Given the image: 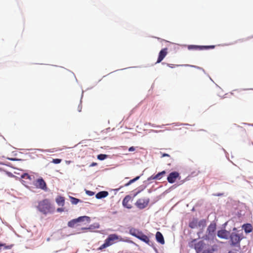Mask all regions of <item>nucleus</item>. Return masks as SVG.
Here are the masks:
<instances>
[{
  "label": "nucleus",
  "instance_id": "nucleus-13",
  "mask_svg": "<svg viewBox=\"0 0 253 253\" xmlns=\"http://www.w3.org/2000/svg\"><path fill=\"white\" fill-rule=\"evenodd\" d=\"M216 228V225L215 223H211L207 228V233L209 236L214 235V232Z\"/></svg>",
  "mask_w": 253,
  "mask_h": 253
},
{
  "label": "nucleus",
  "instance_id": "nucleus-16",
  "mask_svg": "<svg viewBox=\"0 0 253 253\" xmlns=\"http://www.w3.org/2000/svg\"><path fill=\"white\" fill-rule=\"evenodd\" d=\"M156 239L157 241L161 244L163 245L165 244V240L163 236L160 232H157L156 234Z\"/></svg>",
  "mask_w": 253,
  "mask_h": 253
},
{
  "label": "nucleus",
  "instance_id": "nucleus-30",
  "mask_svg": "<svg viewBox=\"0 0 253 253\" xmlns=\"http://www.w3.org/2000/svg\"><path fill=\"white\" fill-rule=\"evenodd\" d=\"M135 149H136V148L135 147L131 146L129 148L128 151L129 152H132V151H134L135 150Z\"/></svg>",
  "mask_w": 253,
  "mask_h": 253
},
{
  "label": "nucleus",
  "instance_id": "nucleus-22",
  "mask_svg": "<svg viewBox=\"0 0 253 253\" xmlns=\"http://www.w3.org/2000/svg\"><path fill=\"white\" fill-rule=\"evenodd\" d=\"M78 223L76 219H73L68 222V226L70 227L73 228L75 225Z\"/></svg>",
  "mask_w": 253,
  "mask_h": 253
},
{
  "label": "nucleus",
  "instance_id": "nucleus-34",
  "mask_svg": "<svg viewBox=\"0 0 253 253\" xmlns=\"http://www.w3.org/2000/svg\"><path fill=\"white\" fill-rule=\"evenodd\" d=\"M95 165H96V163H92V164H91L90 166L93 167V166H95Z\"/></svg>",
  "mask_w": 253,
  "mask_h": 253
},
{
  "label": "nucleus",
  "instance_id": "nucleus-20",
  "mask_svg": "<svg viewBox=\"0 0 253 253\" xmlns=\"http://www.w3.org/2000/svg\"><path fill=\"white\" fill-rule=\"evenodd\" d=\"M56 202L59 206H63L65 203L64 198L61 196H58L56 199Z\"/></svg>",
  "mask_w": 253,
  "mask_h": 253
},
{
  "label": "nucleus",
  "instance_id": "nucleus-10",
  "mask_svg": "<svg viewBox=\"0 0 253 253\" xmlns=\"http://www.w3.org/2000/svg\"><path fill=\"white\" fill-rule=\"evenodd\" d=\"M215 47V45H209V46H200V45H190L188 46L189 49H195V50H204L208 49H213Z\"/></svg>",
  "mask_w": 253,
  "mask_h": 253
},
{
  "label": "nucleus",
  "instance_id": "nucleus-17",
  "mask_svg": "<svg viewBox=\"0 0 253 253\" xmlns=\"http://www.w3.org/2000/svg\"><path fill=\"white\" fill-rule=\"evenodd\" d=\"M166 171L163 170L160 172H159L155 176H151L148 179H161L163 176L166 174Z\"/></svg>",
  "mask_w": 253,
  "mask_h": 253
},
{
  "label": "nucleus",
  "instance_id": "nucleus-7",
  "mask_svg": "<svg viewBox=\"0 0 253 253\" xmlns=\"http://www.w3.org/2000/svg\"><path fill=\"white\" fill-rule=\"evenodd\" d=\"M180 176L179 173L177 171H173L170 172L167 177L168 182L170 183H174L176 180L180 179Z\"/></svg>",
  "mask_w": 253,
  "mask_h": 253
},
{
  "label": "nucleus",
  "instance_id": "nucleus-27",
  "mask_svg": "<svg viewBox=\"0 0 253 253\" xmlns=\"http://www.w3.org/2000/svg\"><path fill=\"white\" fill-rule=\"evenodd\" d=\"M22 178H25V179H28L30 180L32 179L31 176L28 174V173H24L21 176Z\"/></svg>",
  "mask_w": 253,
  "mask_h": 253
},
{
  "label": "nucleus",
  "instance_id": "nucleus-4",
  "mask_svg": "<svg viewBox=\"0 0 253 253\" xmlns=\"http://www.w3.org/2000/svg\"><path fill=\"white\" fill-rule=\"evenodd\" d=\"M206 225V221L205 219L201 220L198 221L197 218H194L189 223V226L191 228L194 229L199 227L204 228Z\"/></svg>",
  "mask_w": 253,
  "mask_h": 253
},
{
  "label": "nucleus",
  "instance_id": "nucleus-25",
  "mask_svg": "<svg viewBox=\"0 0 253 253\" xmlns=\"http://www.w3.org/2000/svg\"><path fill=\"white\" fill-rule=\"evenodd\" d=\"M107 157V155L105 154H99L97 156V159L100 160H103Z\"/></svg>",
  "mask_w": 253,
  "mask_h": 253
},
{
  "label": "nucleus",
  "instance_id": "nucleus-29",
  "mask_svg": "<svg viewBox=\"0 0 253 253\" xmlns=\"http://www.w3.org/2000/svg\"><path fill=\"white\" fill-rule=\"evenodd\" d=\"M61 161H62L61 159H53L52 160V162L54 164H58L60 163Z\"/></svg>",
  "mask_w": 253,
  "mask_h": 253
},
{
  "label": "nucleus",
  "instance_id": "nucleus-1",
  "mask_svg": "<svg viewBox=\"0 0 253 253\" xmlns=\"http://www.w3.org/2000/svg\"><path fill=\"white\" fill-rule=\"evenodd\" d=\"M37 208L39 211L45 215L52 213L54 211V208L51 205L50 200L47 199L39 201Z\"/></svg>",
  "mask_w": 253,
  "mask_h": 253
},
{
  "label": "nucleus",
  "instance_id": "nucleus-2",
  "mask_svg": "<svg viewBox=\"0 0 253 253\" xmlns=\"http://www.w3.org/2000/svg\"><path fill=\"white\" fill-rule=\"evenodd\" d=\"M119 239V236L115 234H112L109 235L108 238L105 240L104 243L99 248V250H102L114 243L115 241Z\"/></svg>",
  "mask_w": 253,
  "mask_h": 253
},
{
  "label": "nucleus",
  "instance_id": "nucleus-36",
  "mask_svg": "<svg viewBox=\"0 0 253 253\" xmlns=\"http://www.w3.org/2000/svg\"><path fill=\"white\" fill-rule=\"evenodd\" d=\"M138 193H137L136 194H135L134 196H136Z\"/></svg>",
  "mask_w": 253,
  "mask_h": 253
},
{
  "label": "nucleus",
  "instance_id": "nucleus-15",
  "mask_svg": "<svg viewBox=\"0 0 253 253\" xmlns=\"http://www.w3.org/2000/svg\"><path fill=\"white\" fill-rule=\"evenodd\" d=\"M242 228L244 230L246 233H249L253 231V227L251 224L247 223L244 224L242 226Z\"/></svg>",
  "mask_w": 253,
  "mask_h": 253
},
{
  "label": "nucleus",
  "instance_id": "nucleus-21",
  "mask_svg": "<svg viewBox=\"0 0 253 253\" xmlns=\"http://www.w3.org/2000/svg\"><path fill=\"white\" fill-rule=\"evenodd\" d=\"M139 239L142 241L143 242L146 243V244L149 245V243H150L149 238L146 235L143 234L142 236H141V237H140Z\"/></svg>",
  "mask_w": 253,
  "mask_h": 253
},
{
  "label": "nucleus",
  "instance_id": "nucleus-23",
  "mask_svg": "<svg viewBox=\"0 0 253 253\" xmlns=\"http://www.w3.org/2000/svg\"><path fill=\"white\" fill-rule=\"evenodd\" d=\"M139 178H140V176H136L135 178H133L132 179H131L130 180H129L128 181V182H127V183L125 184L124 186H125V187L128 186V185H129L131 183L134 182L135 181H136V180L139 179Z\"/></svg>",
  "mask_w": 253,
  "mask_h": 253
},
{
  "label": "nucleus",
  "instance_id": "nucleus-8",
  "mask_svg": "<svg viewBox=\"0 0 253 253\" xmlns=\"http://www.w3.org/2000/svg\"><path fill=\"white\" fill-rule=\"evenodd\" d=\"M132 201V198L129 195L126 196L123 200V206L128 209L132 208L131 202Z\"/></svg>",
  "mask_w": 253,
  "mask_h": 253
},
{
  "label": "nucleus",
  "instance_id": "nucleus-33",
  "mask_svg": "<svg viewBox=\"0 0 253 253\" xmlns=\"http://www.w3.org/2000/svg\"><path fill=\"white\" fill-rule=\"evenodd\" d=\"M162 157H170V156L168 154H166V153H164L163 155H162Z\"/></svg>",
  "mask_w": 253,
  "mask_h": 253
},
{
  "label": "nucleus",
  "instance_id": "nucleus-5",
  "mask_svg": "<svg viewBox=\"0 0 253 253\" xmlns=\"http://www.w3.org/2000/svg\"><path fill=\"white\" fill-rule=\"evenodd\" d=\"M150 202L149 198L139 199L136 202L135 205L139 209H143L147 207Z\"/></svg>",
  "mask_w": 253,
  "mask_h": 253
},
{
  "label": "nucleus",
  "instance_id": "nucleus-24",
  "mask_svg": "<svg viewBox=\"0 0 253 253\" xmlns=\"http://www.w3.org/2000/svg\"><path fill=\"white\" fill-rule=\"evenodd\" d=\"M13 246H14V245H13V244H11V245H10L8 246H6L4 244L0 243V247L3 246V247H4L5 249H11L13 247Z\"/></svg>",
  "mask_w": 253,
  "mask_h": 253
},
{
  "label": "nucleus",
  "instance_id": "nucleus-12",
  "mask_svg": "<svg viewBox=\"0 0 253 253\" xmlns=\"http://www.w3.org/2000/svg\"><path fill=\"white\" fill-rule=\"evenodd\" d=\"M129 233L138 239L143 234L142 231L134 228H131L129 229Z\"/></svg>",
  "mask_w": 253,
  "mask_h": 253
},
{
  "label": "nucleus",
  "instance_id": "nucleus-35",
  "mask_svg": "<svg viewBox=\"0 0 253 253\" xmlns=\"http://www.w3.org/2000/svg\"><path fill=\"white\" fill-rule=\"evenodd\" d=\"M9 159L10 160H12V161L15 160V159H13V158H11V159L9 158Z\"/></svg>",
  "mask_w": 253,
  "mask_h": 253
},
{
  "label": "nucleus",
  "instance_id": "nucleus-3",
  "mask_svg": "<svg viewBox=\"0 0 253 253\" xmlns=\"http://www.w3.org/2000/svg\"><path fill=\"white\" fill-rule=\"evenodd\" d=\"M204 243L202 241L197 243V240L194 239L189 243V246L191 248H194L197 253L202 251L204 248Z\"/></svg>",
  "mask_w": 253,
  "mask_h": 253
},
{
  "label": "nucleus",
  "instance_id": "nucleus-32",
  "mask_svg": "<svg viewBox=\"0 0 253 253\" xmlns=\"http://www.w3.org/2000/svg\"><path fill=\"white\" fill-rule=\"evenodd\" d=\"M64 211V209L63 208H58L57 209V211L58 212H62Z\"/></svg>",
  "mask_w": 253,
  "mask_h": 253
},
{
  "label": "nucleus",
  "instance_id": "nucleus-9",
  "mask_svg": "<svg viewBox=\"0 0 253 253\" xmlns=\"http://www.w3.org/2000/svg\"><path fill=\"white\" fill-rule=\"evenodd\" d=\"M35 185L37 188L44 190L47 189L46 183L42 178L37 179L35 181Z\"/></svg>",
  "mask_w": 253,
  "mask_h": 253
},
{
  "label": "nucleus",
  "instance_id": "nucleus-19",
  "mask_svg": "<svg viewBox=\"0 0 253 253\" xmlns=\"http://www.w3.org/2000/svg\"><path fill=\"white\" fill-rule=\"evenodd\" d=\"M76 220L78 222L86 221L87 223H89L90 222V218L87 216H80L76 218Z\"/></svg>",
  "mask_w": 253,
  "mask_h": 253
},
{
  "label": "nucleus",
  "instance_id": "nucleus-11",
  "mask_svg": "<svg viewBox=\"0 0 253 253\" xmlns=\"http://www.w3.org/2000/svg\"><path fill=\"white\" fill-rule=\"evenodd\" d=\"M168 54V48H164L162 49L159 53L158 58L156 63H160L166 56Z\"/></svg>",
  "mask_w": 253,
  "mask_h": 253
},
{
  "label": "nucleus",
  "instance_id": "nucleus-26",
  "mask_svg": "<svg viewBox=\"0 0 253 253\" xmlns=\"http://www.w3.org/2000/svg\"><path fill=\"white\" fill-rule=\"evenodd\" d=\"M80 201V200L76 198L71 197V203L73 204H77Z\"/></svg>",
  "mask_w": 253,
  "mask_h": 253
},
{
  "label": "nucleus",
  "instance_id": "nucleus-14",
  "mask_svg": "<svg viewBox=\"0 0 253 253\" xmlns=\"http://www.w3.org/2000/svg\"><path fill=\"white\" fill-rule=\"evenodd\" d=\"M229 234V232L225 230H219L217 234L219 238L225 239L228 238Z\"/></svg>",
  "mask_w": 253,
  "mask_h": 253
},
{
  "label": "nucleus",
  "instance_id": "nucleus-18",
  "mask_svg": "<svg viewBox=\"0 0 253 253\" xmlns=\"http://www.w3.org/2000/svg\"><path fill=\"white\" fill-rule=\"evenodd\" d=\"M108 194H109L107 191H103L97 193L96 194L95 197L97 199H100L106 197L108 195Z\"/></svg>",
  "mask_w": 253,
  "mask_h": 253
},
{
  "label": "nucleus",
  "instance_id": "nucleus-31",
  "mask_svg": "<svg viewBox=\"0 0 253 253\" xmlns=\"http://www.w3.org/2000/svg\"><path fill=\"white\" fill-rule=\"evenodd\" d=\"M86 194H88L89 196H92L94 195V192L90 191H86Z\"/></svg>",
  "mask_w": 253,
  "mask_h": 253
},
{
  "label": "nucleus",
  "instance_id": "nucleus-6",
  "mask_svg": "<svg viewBox=\"0 0 253 253\" xmlns=\"http://www.w3.org/2000/svg\"><path fill=\"white\" fill-rule=\"evenodd\" d=\"M230 239L231 244L235 246L239 244L242 238L238 234L233 232L230 235Z\"/></svg>",
  "mask_w": 253,
  "mask_h": 253
},
{
  "label": "nucleus",
  "instance_id": "nucleus-28",
  "mask_svg": "<svg viewBox=\"0 0 253 253\" xmlns=\"http://www.w3.org/2000/svg\"><path fill=\"white\" fill-rule=\"evenodd\" d=\"M175 66H179L180 65H176ZM180 66H189V67H194L195 68L198 69H201V68H200V67H199L198 66H194V65H188V64L181 65Z\"/></svg>",
  "mask_w": 253,
  "mask_h": 253
}]
</instances>
